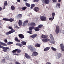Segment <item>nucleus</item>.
Wrapping results in <instances>:
<instances>
[{
    "label": "nucleus",
    "instance_id": "obj_1",
    "mask_svg": "<svg viewBox=\"0 0 64 64\" xmlns=\"http://www.w3.org/2000/svg\"><path fill=\"white\" fill-rule=\"evenodd\" d=\"M28 48L30 50L31 52L34 51L36 50L35 48H33V46H29L28 47Z\"/></svg>",
    "mask_w": 64,
    "mask_h": 64
},
{
    "label": "nucleus",
    "instance_id": "obj_2",
    "mask_svg": "<svg viewBox=\"0 0 64 64\" xmlns=\"http://www.w3.org/2000/svg\"><path fill=\"white\" fill-rule=\"evenodd\" d=\"M40 19L42 21H46L47 18L46 17L44 16H41L40 17Z\"/></svg>",
    "mask_w": 64,
    "mask_h": 64
},
{
    "label": "nucleus",
    "instance_id": "obj_3",
    "mask_svg": "<svg viewBox=\"0 0 64 64\" xmlns=\"http://www.w3.org/2000/svg\"><path fill=\"white\" fill-rule=\"evenodd\" d=\"M42 3H46V4H48L50 2V0H45V1L44 0H42Z\"/></svg>",
    "mask_w": 64,
    "mask_h": 64
},
{
    "label": "nucleus",
    "instance_id": "obj_4",
    "mask_svg": "<svg viewBox=\"0 0 64 64\" xmlns=\"http://www.w3.org/2000/svg\"><path fill=\"white\" fill-rule=\"evenodd\" d=\"M55 31L56 34L59 33V27L58 26H56Z\"/></svg>",
    "mask_w": 64,
    "mask_h": 64
},
{
    "label": "nucleus",
    "instance_id": "obj_5",
    "mask_svg": "<svg viewBox=\"0 0 64 64\" xmlns=\"http://www.w3.org/2000/svg\"><path fill=\"white\" fill-rule=\"evenodd\" d=\"M28 23V20H25L23 23L22 26H26L27 25V24Z\"/></svg>",
    "mask_w": 64,
    "mask_h": 64
},
{
    "label": "nucleus",
    "instance_id": "obj_6",
    "mask_svg": "<svg viewBox=\"0 0 64 64\" xmlns=\"http://www.w3.org/2000/svg\"><path fill=\"white\" fill-rule=\"evenodd\" d=\"M38 55V52H33V53L32 55V57L34 56H37Z\"/></svg>",
    "mask_w": 64,
    "mask_h": 64
},
{
    "label": "nucleus",
    "instance_id": "obj_7",
    "mask_svg": "<svg viewBox=\"0 0 64 64\" xmlns=\"http://www.w3.org/2000/svg\"><path fill=\"white\" fill-rule=\"evenodd\" d=\"M61 54L60 53H58L56 55V58L57 59H59L60 58L61 56Z\"/></svg>",
    "mask_w": 64,
    "mask_h": 64
},
{
    "label": "nucleus",
    "instance_id": "obj_8",
    "mask_svg": "<svg viewBox=\"0 0 64 64\" xmlns=\"http://www.w3.org/2000/svg\"><path fill=\"white\" fill-rule=\"evenodd\" d=\"M28 26H36V24L34 22H30L28 24Z\"/></svg>",
    "mask_w": 64,
    "mask_h": 64
},
{
    "label": "nucleus",
    "instance_id": "obj_9",
    "mask_svg": "<svg viewBox=\"0 0 64 64\" xmlns=\"http://www.w3.org/2000/svg\"><path fill=\"white\" fill-rule=\"evenodd\" d=\"M25 54V57H26V58H27L28 59H29L31 58V57L30 56L28 55L26 53Z\"/></svg>",
    "mask_w": 64,
    "mask_h": 64
},
{
    "label": "nucleus",
    "instance_id": "obj_10",
    "mask_svg": "<svg viewBox=\"0 0 64 64\" xmlns=\"http://www.w3.org/2000/svg\"><path fill=\"white\" fill-rule=\"evenodd\" d=\"M60 46L62 51H64V45L61 44H60Z\"/></svg>",
    "mask_w": 64,
    "mask_h": 64
},
{
    "label": "nucleus",
    "instance_id": "obj_11",
    "mask_svg": "<svg viewBox=\"0 0 64 64\" xmlns=\"http://www.w3.org/2000/svg\"><path fill=\"white\" fill-rule=\"evenodd\" d=\"M18 25L19 26H21V25H22L23 22H22V20H20L18 21Z\"/></svg>",
    "mask_w": 64,
    "mask_h": 64
},
{
    "label": "nucleus",
    "instance_id": "obj_12",
    "mask_svg": "<svg viewBox=\"0 0 64 64\" xmlns=\"http://www.w3.org/2000/svg\"><path fill=\"white\" fill-rule=\"evenodd\" d=\"M43 42H47L48 41H50V40L47 38L44 39L42 40Z\"/></svg>",
    "mask_w": 64,
    "mask_h": 64
},
{
    "label": "nucleus",
    "instance_id": "obj_13",
    "mask_svg": "<svg viewBox=\"0 0 64 64\" xmlns=\"http://www.w3.org/2000/svg\"><path fill=\"white\" fill-rule=\"evenodd\" d=\"M0 45H2V46H7V44L5 43L2 42L0 41Z\"/></svg>",
    "mask_w": 64,
    "mask_h": 64
},
{
    "label": "nucleus",
    "instance_id": "obj_14",
    "mask_svg": "<svg viewBox=\"0 0 64 64\" xmlns=\"http://www.w3.org/2000/svg\"><path fill=\"white\" fill-rule=\"evenodd\" d=\"M37 36V34H33L32 35V36H30V37H32V38L33 39H34V38H35Z\"/></svg>",
    "mask_w": 64,
    "mask_h": 64
},
{
    "label": "nucleus",
    "instance_id": "obj_15",
    "mask_svg": "<svg viewBox=\"0 0 64 64\" xmlns=\"http://www.w3.org/2000/svg\"><path fill=\"white\" fill-rule=\"evenodd\" d=\"M60 4L59 3H58L56 5V7L57 9H58L60 8Z\"/></svg>",
    "mask_w": 64,
    "mask_h": 64
},
{
    "label": "nucleus",
    "instance_id": "obj_16",
    "mask_svg": "<svg viewBox=\"0 0 64 64\" xmlns=\"http://www.w3.org/2000/svg\"><path fill=\"white\" fill-rule=\"evenodd\" d=\"M55 42L54 41V39H52L50 40V43L52 44H55Z\"/></svg>",
    "mask_w": 64,
    "mask_h": 64
},
{
    "label": "nucleus",
    "instance_id": "obj_17",
    "mask_svg": "<svg viewBox=\"0 0 64 64\" xmlns=\"http://www.w3.org/2000/svg\"><path fill=\"white\" fill-rule=\"evenodd\" d=\"M3 51H4V52H7V50L8 49H9V48L8 47H4V48H3Z\"/></svg>",
    "mask_w": 64,
    "mask_h": 64
},
{
    "label": "nucleus",
    "instance_id": "obj_18",
    "mask_svg": "<svg viewBox=\"0 0 64 64\" xmlns=\"http://www.w3.org/2000/svg\"><path fill=\"white\" fill-rule=\"evenodd\" d=\"M34 30L36 31H39L40 30V29L38 26L35 28Z\"/></svg>",
    "mask_w": 64,
    "mask_h": 64
},
{
    "label": "nucleus",
    "instance_id": "obj_19",
    "mask_svg": "<svg viewBox=\"0 0 64 64\" xmlns=\"http://www.w3.org/2000/svg\"><path fill=\"white\" fill-rule=\"evenodd\" d=\"M48 37L47 35H45L44 34H42V38H47Z\"/></svg>",
    "mask_w": 64,
    "mask_h": 64
},
{
    "label": "nucleus",
    "instance_id": "obj_20",
    "mask_svg": "<svg viewBox=\"0 0 64 64\" xmlns=\"http://www.w3.org/2000/svg\"><path fill=\"white\" fill-rule=\"evenodd\" d=\"M50 48V47H47L45 48L44 50V51H48L49 50Z\"/></svg>",
    "mask_w": 64,
    "mask_h": 64
},
{
    "label": "nucleus",
    "instance_id": "obj_21",
    "mask_svg": "<svg viewBox=\"0 0 64 64\" xmlns=\"http://www.w3.org/2000/svg\"><path fill=\"white\" fill-rule=\"evenodd\" d=\"M18 36L19 37H20V38L21 39H23V38H24V36H23V35L22 34H19Z\"/></svg>",
    "mask_w": 64,
    "mask_h": 64
},
{
    "label": "nucleus",
    "instance_id": "obj_22",
    "mask_svg": "<svg viewBox=\"0 0 64 64\" xmlns=\"http://www.w3.org/2000/svg\"><path fill=\"white\" fill-rule=\"evenodd\" d=\"M34 10L35 11L37 12V11H38L39 10V8L37 7H35L34 8Z\"/></svg>",
    "mask_w": 64,
    "mask_h": 64
},
{
    "label": "nucleus",
    "instance_id": "obj_23",
    "mask_svg": "<svg viewBox=\"0 0 64 64\" xmlns=\"http://www.w3.org/2000/svg\"><path fill=\"white\" fill-rule=\"evenodd\" d=\"M10 9L11 10H15V7L14 6H11Z\"/></svg>",
    "mask_w": 64,
    "mask_h": 64
},
{
    "label": "nucleus",
    "instance_id": "obj_24",
    "mask_svg": "<svg viewBox=\"0 0 64 64\" xmlns=\"http://www.w3.org/2000/svg\"><path fill=\"white\" fill-rule=\"evenodd\" d=\"M22 15L21 14H18L17 16L18 18H20L22 17Z\"/></svg>",
    "mask_w": 64,
    "mask_h": 64
},
{
    "label": "nucleus",
    "instance_id": "obj_25",
    "mask_svg": "<svg viewBox=\"0 0 64 64\" xmlns=\"http://www.w3.org/2000/svg\"><path fill=\"white\" fill-rule=\"evenodd\" d=\"M34 28H35L34 26H31L29 28V29L30 30H32L34 29Z\"/></svg>",
    "mask_w": 64,
    "mask_h": 64
},
{
    "label": "nucleus",
    "instance_id": "obj_26",
    "mask_svg": "<svg viewBox=\"0 0 64 64\" xmlns=\"http://www.w3.org/2000/svg\"><path fill=\"white\" fill-rule=\"evenodd\" d=\"M21 42L24 45H26V42H25L22 41Z\"/></svg>",
    "mask_w": 64,
    "mask_h": 64
},
{
    "label": "nucleus",
    "instance_id": "obj_27",
    "mask_svg": "<svg viewBox=\"0 0 64 64\" xmlns=\"http://www.w3.org/2000/svg\"><path fill=\"white\" fill-rule=\"evenodd\" d=\"M52 50L55 51L57 50V49L53 47H52L51 48Z\"/></svg>",
    "mask_w": 64,
    "mask_h": 64
},
{
    "label": "nucleus",
    "instance_id": "obj_28",
    "mask_svg": "<svg viewBox=\"0 0 64 64\" xmlns=\"http://www.w3.org/2000/svg\"><path fill=\"white\" fill-rule=\"evenodd\" d=\"M15 40L17 42H20V40H18V38L17 37H16L15 38Z\"/></svg>",
    "mask_w": 64,
    "mask_h": 64
},
{
    "label": "nucleus",
    "instance_id": "obj_29",
    "mask_svg": "<svg viewBox=\"0 0 64 64\" xmlns=\"http://www.w3.org/2000/svg\"><path fill=\"white\" fill-rule=\"evenodd\" d=\"M50 38L51 40L53 39H54V38H53V36L51 34H50Z\"/></svg>",
    "mask_w": 64,
    "mask_h": 64
},
{
    "label": "nucleus",
    "instance_id": "obj_30",
    "mask_svg": "<svg viewBox=\"0 0 64 64\" xmlns=\"http://www.w3.org/2000/svg\"><path fill=\"white\" fill-rule=\"evenodd\" d=\"M26 5L27 7H30V5L29 4H28V3H26Z\"/></svg>",
    "mask_w": 64,
    "mask_h": 64
},
{
    "label": "nucleus",
    "instance_id": "obj_31",
    "mask_svg": "<svg viewBox=\"0 0 64 64\" xmlns=\"http://www.w3.org/2000/svg\"><path fill=\"white\" fill-rule=\"evenodd\" d=\"M40 45L39 44H36L34 46L35 47H40Z\"/></svg>",
    "mask_w": 64,
    "mask_h": 64
},
{
    "label": "nucleus",
    "instance_id": "obj_32",
    "mask_svg": "<svg viewBox=\"0 0 64 64\" xmlns=\"http://www.w3.org/2000/svg\"><path fill=\"white\" fill-rule=\"evenodd\" d=\"M55 15V12H53L52 14V17H53V19L54 18Z\"/></svg>",
    "mask_w": 64,
    "mask_h": 64
},
{
    "label": "nucleus",
    "instance_id": "obj_33",
    "mask_svg": "<svg viewBox=\"0 0 64 64\" xmlns=\"http://www.w3.org/2000/svg\"><path fill=\"white\" fill-rule=\"evenodd\" d=\"M13 42H9L7 43V44H8V45H10L11 44H13Z\"/></svg>",
    "mask_w": 64,
    "mask_h": 64
},
{
    "label": "nucleus",
    "instance_id": "obj_34",
    "mask_svg": "<svg viewBox=\"0 0 64 64\" xmlns=\"http://www.w3.org/2000/svg\"><path fill=\"white\" fill-rule=\"evenodd\" d=\"M22 10H25L26 9H27V7L26 6H24V7H22Z\"/></svg>",
    "mask_w": 64,
    "mask_h": 64
},
{
    "label": "nucleus",
    "instance_id": "obj_35",
    "mask_svg": "<svg viewBox=\"0 0 64 64\" xmlns=\"http://www.w3.org/2000/svg\"><path fill=\"white\" fill-rule=\"evenodd\" d=\"M3 20L5 21H9V19L6 18H4L3 19Z\"/></svg>",
    "mask_w": 64,
    "mask_h": 64
},
{
    "label": "nucleus",
    "instance_id": "obj_36",
    "mask_svg": "<svg viewBox=\"0 0 64 64\" xmlns=\"http://www.w3.org/2000/svg\"><path fill=\"white\" fill-rule=\"evenodd\" d=\"M4 3V6H7L8 5L7 2V1H5Z\"/></svg>",
    "mask_w": 64,
    "mask_h": 64
},
{
    "label": "nucleus",
    "instance_id": "obj_37",
    "mask_svg": "<svg viewBox=\"0 0 64 64\" xmlns=\"http://www.w3.org/2000/svg\"><path fill=\"white\" fill-rule=\"evenodd\" d=\"M9 21L10 22H13V21H14V20L12 18H10L9 19Z\"/></svg>",
    "mask_w": 64,
    "mask_h": 64
},
{
    "label": "nucleus",
    "instance_id": "obj_38",
    "mask_svg": "<svg viewBox=\"0 0 64 64\" xmlns=\"http://www.w3.org/2000/svg\"><path fill=\"white\" fill-rule=\"evenodd\" d=\"M6 35H9L10 34H11V32H10V31L8 32H7L6 33Z\"/></svg>",
    "mask_w": 64,
    "mask_h": 64
},
{
    "label": "nucleus",
    "instance_id": "obj_39",
    "mask_svg": "<svg viewBox=\"0 0 64 64\" xmlns=\"http://www.w3.org/2000/svg\"><path fill=\"white\" fill-rule=\"evenodd\" d=\"M10 31L11 33H13L14 32H15V30H13V29H12V30Z\"/></svg>",
    "mask_w": 64,
    "mask_h": 64
},
{
    "label": "nucleus",
    "instance_id": "obj_40",
    "mask_svg": "<svg viewBox=\"0 0 64 64\" xmlns=\"http://www.w3.org/2000/svg\"><path fill=\"white\" fill-rule=\"evenodd\" d=\"M39 28H42V27H43V25L42 24H40L38 25V26Z\"/></svg>",
    "mask_w": 64,
    "mask_h": 64
},
{
    "label": "nucleus",
    "instance_id": "obj_41",
    "mask_svg": "<svg viewBox=\"0 0 64 64\" xmlns=\"http://www.w3.org/2000/svg\"><path fill=\"white\" fill-rule=\"evenodd\" d=\"M31 6L30 7V8L31 9H32L33 8V7H34L35 6V4H32L31 5Z\"/></svg>",
    "mask_w": 64,
    "mask_h": 64
},
{
    "label": "nucleus",
    "instance_id": "obj_42",
    "mask_svg": "<svg viewBox=\"0 0 64 64\" xmlns=\"http://www.w3.org/2000/svg\"><path fill=\"white\" fill-rule=\"evenodd\" d=\"M17 53H20V52H21V50H20L19 49H17Z\"/></svg>",
    "mask_w": 64,
    "mask_h": 64
},
{
    "label": "nucleus",
    "instance_id": "obj_43",
    "mask_svg": "<svg viewBox=\"0 0 64 64\" xmlns=\"http://www.w3.org/2000/svg\"><path fill=\"white\" fill-rule=\"evenodd\" d=\"M27 33H30V34H31V33H32V30L31 31H28L27 32Z\"/></svg>",
    "mask_w": 64,
    "mask_h": 64
},
{
    "label": "nucleus",
    "instance_id": "obj_44",
    "mask_svg": "<svg viewBox=\"0 0 64 64\" xmlns=\"http://www.w3.org/2000/svg\"><path fill=\"white\" fill-rule=\"evenodd\" d=\"M17 51V49L13 50L12 52L13 53H15V52H16Z\"/></svg>",
    "mask_w": 64,
    "mask_h": 64
},
{
    "label": "nucleus",
    "instance_id": "obj_45",
    "mask_svg": "<svg viewBox=\"0 0 64 64\" xmlns=\"http://www.w3.org/2000/svg\"><path fill=\"white\" fill-rule=\"evenodd\" d=\"M18 46L20 47H22V46H23V44H18Z\"/></svg>",
    "mask_w": 64,
    "mask_h": 64
},
{
    "label": "nucleus",
    "instance_id": "obj_46",
    "mask_svg": "<svg viewBox=\"0 0 64 64\" xmlns=\"http://www.w3.org/2000/svg\"><path fill=\"white\" fill-rule=\"evenodd\" d=\"M6 58L8 60V59H9V56H8V55H7L6 56Z\"/></svg>",
    "mask_w": 64,
    "mask_h": 64
},
{
    "label": "nucleus",
    "instance_id": "obj_47",
    "mask_svg": "<svg viewBox=\"0 0 64 64\" xmlns=\"http://www.w3.org/2000/svg\"><path fill=\"white\" fill-rule=\"evenodd\" d=\"M39 1V0H34V2H38Z\"/></svg>",
    "mask_w": 64,
    "mask_h": 64
},
{
    "label": "nucleus",
    "instance_id": "obj_48",
    "mask_svg": "<svg viewBox=\"0 0 64 64\" xmlns=\"http://www.w3.org/2000/svg\"><path fill=\"white\" fill-rule=\"evenodd\" d=\"M53 19H53V17H52V18H49V20H51V21H52Z\"/></svg>",
    "mask_w": 64,
    "mask_h": 64
},
{
    "label": "nucleus",
    "instance_id": "obj_49",
    "mask_svg": "<svg viewBox=\"0 0 64 64\" xmlns=\"http://www.w3.org/2000/svg\"><path fill=\"white\" fill-rule=\"evenodd\" d=\"M4 47V46L0 45V48H2V49H3Z\"/></svg>",
    "mask_w": 64,
    "mask_h": 64
},
{
    "label": "nucleus",
    "instance_id": "obj_50",
    "mask_svg": "<svg viewBox=\"0 0 64 64\" xmlns=\"http://www.w3.org/2000/svg\"><path fill=\"white\" fill-rule=\"evenodd\" d=\"M14 55H17V56H19V54H13Z\"/></svg>",
    "mask_w": 64,
    "mask_h": 64
},
{
    "label": "nucleus",
    "instance_id": "obj_51",
    "mask_svg": "<svg viewBox=\"0 0 64 64\" xmlns=\"http://www.w3.org/2000/svg\"><path fill=\"white\" fill-rule=\"evenodd\" d=\"M4 41L5 43H7V40L6 39H5L4 40Z\"/></svg>",
    "mask_w": 64,
    "mask_h": 64
},
{
    "label": "nucleus",
    "instance_id": "obj_52",
    "mask_svg": "<svg viewBox=\"0 0 64 64\" xmlns=\"http://www.w3.org/2000/svg\"><path fill=\"white\" fill-rule=\"evenodd\" d=\"M56 0H52V1L53 2H57Z\"/></svg>",
    "mask_w": 64,
    "mask_h": 64
},
{
    "label": "nucleus",
    "instance_id": "obj_53",
    "mask_svg": "<svg viewBox=\"0 0 64 64\" xmlns=\"http://www.w3.org/2000/svg\"><path fill=\"white\" fill-rule=\"evenodd\" d=\"M5 60L4 59H3L2 60V62H5Z\"/></svg>",
    "mask_w": 64,
    "mask_h": 64
},
{
    "label": "nucleus",
    "instance_id": "obj_54",
    "mask_svg": "<svg viewBox=\"0 0 64 64\" xmlns=\"http://www.w3.org/2000/svg\"><path fill=\"white\" fill-rule=\"evenodd\" d=\"M36 64H39V62L38 61H36Z\"/></svg>",
    "mask_w": 64,
    "mask_h": 64
},
{
    "label": "nucleus",
    "instance_id": "obj_55",
    "mask_svg": "<svg viewBox=\"0 0 64 64\" xmlns=\"http://www.w3.org/2000/svg\"><path fill=\"white\" fill-rule=\"evenodd\" d=\"M8 28H9V29H11V30H12V28L10 26H9Z\"/></svg>",
    "mask_w": 64,
    "mask_h": 64
},
{
    "label": "nucleus",
    "instance_id": "obj_56",
    "mask_svg": "<svg viewBox=\"0 0 64 64\" xmlns=\"http://www.w3.org/2000/svg\"><path fill=\"white\" fill-rule=\"evenodd\" d=\"M62 64H64V60H62Z\"/></svg>",
    "mask_w": 64,
    "mask_h": 64
},
{
    "label": "nucleus",
    "instance_id": "obj_57",
    "mask_svg": "<svg viewBox=\"0 0 64 64\" xmlns=\"http://www.w3.org/2000/svg\"><path fill=\"white\" fill-rule=\"evenodd\" d=\"M2 10V8L1 7H0V12Z\"/></svg>",
    "mask_w": 64,
    "mask_h": 64
},
{
    "label": "nucleus",
    "instance_id": "obj_58",
    "mask_svg": "<svg viewBox=\"0 0 64 64\" xmlns=\"http://www.w3.org/2000/svg\"><path fill=\"white\" fill-rule=\"evenodd\" d=\"M61 1V0H58V2H60Z\"/></svg>",
    "mask_w": 64,
    "mask_h": 64
},
{
    "label": "nucleus",
    "instance_id": "obj_59",
    "mask_svg": "<svg viewBox=\"0 0 64 64\" xmlns=\"http://www.w3.org/2000/svg\"><path fill=\"white\" fill-rule=\"evenodd\" d=\"M15 28H18V26H15Z\"/></svg>",
    "mask_w": 64,
    "mask_h": 64
},
{
    "label": "nucleus",
    "instance_id": "obj_60",
    "mask_svg": "<svg viewBox=\"0 0 64 64\" xmlns=\"http://www.w3.org/2000/svg\"><path fill=\"white\" fill-rule=\"evenodd\" d=\"M46 64H51L50 62H48L46 63Z\"/></svg>",
    "mask_w": 64,
    "mask_h": 64
},
{
    "label": "nucleus",
    "instance_id": "obj_61",
    "mask_svg": "<svg viewBox=\"0 0 64 64\" xmlns=\"http://www.w3.org/2000/svg\"><path fill=\"white\" fill-rule=\"evenodd\" d=\"M18 2H21V1L20 0H17Z\"/></svg>",
    "mask_w": 64,
    "mask_h": 64
},
{
    "label": "nucleus",
    "instance_id": "obj_62",
    "mask_svg": "<svg viewBox=\"0 0 64 64\" xmlns=\"http://www.w3.org/2000/svg\"><path fill=\"white\" fill-rule=\"evenodd\" d=\"M46 9H48V6H46Z\"/></svg>",
    "mask_w": 64,
    "mask_h": 64
},
{
    "label": "nucleus",
    "instance_id": "obj_63",
    "mask_svg": "<svg viewBox=\"0 0 64 64\" xmlns=\"http://www.w3.org/2000/svg\"><path fill=\"white\" fill-rule=\"evenodd\" d=\"M22 64H26V62H24Z\"/></svg>",
    "mask_w": 64,
    "mask_h": 64
},
{
    "label": "nucleus",
    "instance_id": "obj_64",
    "mask_svg": "<svg viewBox=\"0 0 64 64\" xmlns=\"http://www.w3.org/2000/svg\"><path fill=\"white\" fill-rule=\"evenodd\" d=\"M19 44H18H18H16V45H19Z\"/></svg>",
    "mask_w": 64,
    "mask_h": 64
}]
</instances>
